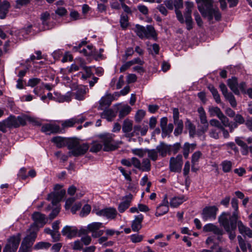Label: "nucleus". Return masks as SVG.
I'll list each match as a JSON object with an SVG mask.
<instances>
[{"instance_id": "nucleus-1", "label": "nucleus", "mask_w": 252, "mask_h": 252, "mask_svg": "<svg viewBox=\"0 0 252 252\" xmlns=\"http://www.w3.org/2000/svg\"><path fill=\"white\" fill-rule=\"evenodd\" d=\"M198 9L202 15L208 17L209 21L214 17L217 21L221 18V14L218 8H213V0H195Z\"/></svg>"}, {"instance_id": "nucleus-2", "label": "nucleus", "mask_w": 252, "mask_h": 252, "mask_svg": "<svg viewBox=\"0 0 252 252\" xmlns=\"http://www.w3.org/2000/svg\"><path fill=\"white\" fill-rule=\"evenodd\" d=\"M5 121L7 128L10 129L24 126L26 125L27 122L33 124L37 123L34 118L27 115H22L18 117L10 115L5 119Z\"/></svg>"}, {"instance_id": "nucleus-3", "label": "nucleus", "mask_w": 252, "mask_h": 252, "mask_svg": "<svg viewBox=\"0 0 252 252\" xmlns=\"http://www.w3.org/2000/svg\"><path fill=\"white\" fill-rule=\"evenodd\" d=\"M238 214L234 212L232 215L229 213H223L219 217V221L226 231L234 230L236 228Z\"/></svg>"}, {"instance_id": "nucleus-4", "label": "nucleus", "mask_w": 252, "mask_h": 252, "mask_svg": "<svg viewBox=\"0 0 252 252\" xmlns=\"http://www.w3.org/2000/svg\"><path fill=\"white\" fill-rule=\"evenodd\" d=\"M67 148L70 150L68 152L69 157H79L86 153L89 150V145L87 143H80L76 140L70 139Z\"/></svg>"}, {"instance_id": "nucleus-5", "label": "nucleus", "mask_w": 252, "mask_h": 252, "mask_svg": "<svg viewBox=\"0 0 252 252\" xmlns=\"http://www.w3.org/2000/svg\"><path fill=\"white\" fill-rule=\"evenodd\" d=\"M115 135L112 133H105L99 134L98 138L104 146L103 150L106 152L114 151L118 149L121 143L114 140Z\"/></svg>"}, {"instance_id": "nucleus-6", "label": "nucleus", "mask_w": 252, "mask_h": 252, "mask_svg": "<svg viewBox=\"0 0 252 252\" xmlns=\"http://www.w3.org/2000/svg\"><path fill=\"white\" fill-rule=\"evenodd\" d=\"M33 223L31 224L29 231H33L37 233L39 229L43 227L47 222L48 218L44 214L39 212H34L32 215Z\"/></svg>"}, {"instance_id": "nucleus-7", "label": "nucleus", "mask_w": 252, "mask_h": 252, "mask_svg": "<svg viewBox=\"0 0 252 252\" xmlns=\"http://www.w3.org/2000/svg\"><path fill=\"white\" fill-rule=\"evenodd\" d=\"M136 35L141 39L146 38H153L156 39L157 34L154 28L151 25H148L146 27L140 25H136L134 29Z\"/></svg>"}, {"instance_id": "nucleus-8", "label": "nucleus", "mask_w": 252, "mask_h": 252, "mask_svg": "<svg viewBox=\"0 0 252 252\" xmlns=\"http://www.w3.org/2000/svg\"><path fill=\"white\" fill-rule=\"evenodd\" d=\"M28 232L29 234L23 240L18 252H29L31 251V249L37 237V233L28 230Z\"/></svg>"}, {"instance_id": "nucleus-9", "label": "nucleus", "mask_w": 252, "mask_h": 252, "mask_svg": "<svg viewBox=\"0 0 252 252\" xmlns=\"http://www.w3.org/2000/svg\"><path fill=\"white\" fill-rule=\"evenodd\" d=\"M21 234L10 237L7 240V243L5 246L3 252H16L21 241Z\"/></svg>"}, {"instance_id": "nucleus-10", "label": "nucleus", "mask_w": 252, "mask_h": 252, "mask_svg": "<svg viewBox=\"0 0 252 252\" xmlns=\"http://www.w3.org/2000/svg\"><path fill=\"white\" fill-rule=\"evenodd\" d=\"M183 157L178 155L176 157H171L169 160V169L171 172H181L183 165Z\"/></svg>"}, {"instance_id": "nucleus-11", "label": "nucleus", "mask_w": 252, "mask_h": 252, "mask_svg": "<svg viewBox=\"0 0 252 252\" xmlns=\"http://www.w3.org/2000/svg\"><path fill=\"white\" fill-rule=\"evenodd\" d=\"M185 12L184 16L185 18V22L187 25V29L189 31L192 29V19L191 18L192 8L193 7V3L190 1H187L185 3Z\"/></svg>"}, {"instance_id": "nucleus-12", "label": "nucleus", "mask_w": 252, "mask_h": 252, "mask_svg": "<svg viewBox=\"0 0 252 252\" xmlns=\"http://www.w3.org/2000/svg\"><path fill=\"white\" fill-rule=\"evenodd\" d=\"M218 211V208L215 206L206 207L202 211V218L205 221L208 220H214L216 218Z\"/></svg>"}, {"instance_id": "nucleus-13", "label": "nucleus", "mask_w": 252, "mask_h": 252, "mask_svg": "<svg viewBox=\"0 0 252 252\" xmlns=\"http://www.w3.org/2000/svg\"><path fill=\"white\" fill-rule=\"evenodd\" d=\"M197 111L199 113L200 123L203 125L200 129L197 131V134L198 135H201L207 131L208 128L209 124L207 120L206 113L203 108L202 107H199Z\"/></svg>"}, {"instance_id": "nucleus-14", "label": "nucleus", "mask_w": 252, "mask_h": 252, "mask_svg": "<svg viewBox=\"0 0 252 252\" xmlns=\"http://www.w3.org/2000/svg\"><path fill=\"white\" fill-rule=\"evenodd\" d=\"M167 118L166 117H163L160 121V126L162 130V137H165L169 136L172 132L174 128V126L172 124H169L167 126Z\"/></svg>"}, {"instance_id": "nucleus-15", "label": "nucleus", "mask_w": 252, "mask_h": 252, "mask_svg": "<svg viewBox=\"0 0 252 252\" xmlns=\"http://www.w3.org/2000/svg\"><path fill=\"white\" fill-rule=\"evenodd\" d=\"M102 226V223L98 222H94L88 225L87 230L92 233L93 237H98L103 234V231L99 230Z\"/></svg>"}, {"instance_id": "nucleus-16", "label": "nucleus", "mask_w": 252, "mask_h": 252, "mask_svg": "<svg viewBox=\"0 0 252 252\" xmlns=\"http://www.w3.org/2000/svg\"><path fill=\"white\" fill-rule=\"evenodd\" d=\"M96 214L99 216H103L107 219H114L117 215V212L114 208H107L97 211Z\"/></svg>"}, {"instance_id": "nucleus-17", "label": "nucleus", "mask_w": 252, "mask_h": 252, "mask_svg": "<svg viewBox=\"0 0 252 252\" xmlns=\"http://www.w3.org/2000/svg\"><path fill=\"white\" fill-rule=\"evenodd\" d=\"M170 145L167 144L164 142H160L156 147L159 157H165L167 155H170Z\"/></svg>"}, {"instance_id": "nucleus-18", "label": "nucleus", "mask_w": 252, "mask_h": 252, "mask_svg": "<svg viewBox=\"0 0 252 252\" xmlns=\"http://www.w3.org/2000/svg\"><path fill=\"white\" fill-rule=\"evenodd\" d=\"M65 194V190L62 189L60 191L49 194L48 199L51 201L53 205H56L62 199Z\"/></svg>"}, {"instance_id": "nucleus-19", "label": "nucleus", "mask_w": 252, "mask_h": 252, "mask_svg": "<svg viewBox=\"0 0 252 252\" xmlns=\"http://www.w3.org/2000/svg\"><path fill=\"white\" fill-rule=\"evenodd\" d=\"M132 198L133 195L130 193L122 198L124 201L119 204L118 207V210L120 213L124 212L130 206Z\"/></svg>"}, {"instance_id": "nucleus-20", "label": "nucleus", "mask_w": 252, "mask_h": 252, "mask_svg": "<svg viewBox=\"0 0 252 252\" xmlns=\"http://www.w3.org/2000/svg\"><path fill=\"white\" fill-rule=\"evenodd\" d=\"M174 6L175 8V13L177 19L181 23H184L185 20L183 14L179 10L183 7V0H175Z\"/></svg>"}, {"instance_id": "nucleus-21", "label": "nucleus", "mask_w": 252, "mask_h": 252, "mask_svg": "<svg viewBox=\"0 0 252 252\" xmlns=\"http://www.w3.org/2000/svg\"><path fill=\"white\" fill-rule=\"evenodd\" d=\"M89 91L88 89L85 86H79L72 92L75 98L78 100H82L85 99V95Z\"/></svg>"}, {"instance_id": "nucleus-22", "label": "nucleus", "mask_w": 252, "mask_h": 252, "mask_svg": "<svg viewBox=\"0 0 252 252\" xmlns=\"http://www.w3.org/2000/svg\"><path fill=\"white\" fill-rule=\"evenodd\" d=\"M60 130L59 126L54 124H46L42 126L41 131L47 134L51 133H58Z\"/></svg>"}, {"instance_id": "nucleus-23", "label": "nucleus", "mask_w": 252, "mask_h": 252, "mask_svg": "<svg viewBox=\"0 0 252 252\" xmlns=\"http://www.w3.org/2000/svg\"><path fill=\"white\" fill-rule=\"evenodd\" d=\"M144 219L142 214L135 216L134 220L132 221L131 229L134 232H138L142 228V222Z\"/></svg>"}, {"instance_id": "nucleus-24", "label": "nucleus", "mask_w": 252, "mask_h": 252, "mask_svg": "<svg viewBox=\"0 0 252 252\" xmlns=\"http://www.w3.org/2000/svg\"><path fill=\"white\" fill-rule=\"evenodd\" d=\"M237 225L239 231L241 234L246 235L249 238H252V230L250 228L245 226L242 221H238Z\"/></svg>"}, {"instance_id": "nucleus-25", "label": "nucleus", "mask_w": 252, "mask_h": 252, "mask_svg": "<svg viewBox=\"0 0 252 252\" xmlns=\"http://www.w3.org/2000/svg\"><path fill=\"white\" fill-rule=\"evenodd\" d=\"M10 7V4L8 1L0 2V19H3L6 17Z\"/></svg>"}, {"instance_id": "nucleus-26", "label": "nucleus", "mask_w": 252, "mask_h": 252, "mask_svg": "<svg viewBox=\"0 0 252 252\" xmlns=\"http://www.w3.org/2000/svg\"><path fill=\"white\" fill-rule=\"evenodd\" d=\"M113 100V96L110 94H107L100 99L99 103V106L98 109L102 110L103 107H108L111 104Z\"/></svg>"}, {"instance_id": "nucleus-27", "label": "nucleus", "mask_w": 252, "mask_h": 252, "mask_svg": "<svg viewBox=\"0 0 252 252\" xmlns=\"http://www.w3.org/2000/svg\"><path fill=\"white\" fill-rule=\"evenodd\" d=\"M227 85L231 90L236 95L240 94L239 90L238 89V82L236 77H232L227 80Z\"/></svg>"}, {"instance_id": "nucleus-28", "label": "nucleus", "mask_w": 252, "mask_h": 252, "mask_svg": "<svg viewBox=\"0 0 252 252\" xmlns=\"http://www.w3.org/2000/svg\"><path fill=\"white\" fill-rule=\"evenodd\" d=\"M77 232L76 229L69 226H65L62 231V234L69 239L75 236Z\"/></svg>"}, {"instance_id": "nucleus-29", "label": "nucleus", "mask_w": 252, "mask_h": 252, "mask_svg": "<svg viewBox=\"0 0 252 252\" xmlns=\"http://www.w3.org/2000/svg\"><path fill=\"white\" fill-rule=\"evenodd\" d=\"M70 140H67L65 138H63L60 136H56L53 137L51 141L54 143L56 146L59 148L64 147L65 146H67V144L69 143Z\"/></svg>"}, {"instance_id": "nucleus-30", "label": "nucleus", "mask_w": 252, "mask_h": 252, "mask_svg": "<svg viewBox=\"0 0 252 252\" xmlns=\"http://www.w3.org/2000/svg\"><path fill=\"white\" fill-rule=\"evenodd\" d=\"M146 152L147 154V156L150 160L153 161H156L158 159V153L157 149H146Z\"/></svg>"}, {"instance_id": "nucleus-31", "label": "nucleus", "mask_w": 252, "mask_h": 252, "mask_svg": "<svg viewBox=\"0 0 252 252\" xmlns=\"http://www.w3.org/2000/svg\"><path fill=\"white\" fill-rule=\"evenodd\" d=\"M116 114L111 109L105 110L101 114V117L108 121H111L115 117Z\"/></svg>"}, {"instance_id": "nucleus-32", "label": "nucleus", "mask_w": 252, "mask_h": 252, "mask_svg": "<svg viewBox=\"0 0 252 252\" xmlns=\"http://www.w3.org/2000/svg\"><path fill=\"white\" fill-rule=\"evenodd\" d=\"M151 164L150 160L148 158H144L141 162L140 170L142 171L148 172L151 170Z\"/></svg>"}, {"instance_id": "nucleus-33", "label": "nucleus", "mask_w": 252, "mask_h": 252, "mask_svg": "<svg viewBox=\"0 0 252 252\" xmlns=\"http://www.w3.org/2000/svg\"><path fill=\"white\" fill-rule=\"evenodd\" d=\"M133 128L132 121L129 119H126L123 123L122 130L125 133L130 132Z\"/></svg>"}, {"instance_id": "nucleus-34", "label": "nucleus", "mask_w": 252, "mask_h": 252, "mask_svg": "<svg viewBox=\"0 0 252 252\" xmlns=\"http://www.w3.org/2000/svg\"><path fill=\"white\" fill-rule=\"evenodd\" d=\"M51 246V244L47 242L41 241L37 243L33 247L35 250H48Z\"/></svg>"}, {"instance_id": "nucleus-35", "label": "nucleus", "mask_w": 252, "mask_h": 252, "mask_svg": "<svg viewBox=\"0 0 252 252\" xmlns=\"http://www.w3.org/2000/svg\"><path fill=\"white\" fill-rule=\"evenodd\" d=\"M185 200V199L184 196L174 197L171 199L170 205L171 207H177L181 204Z\"/></svg>"}, {"instance_id": "nucleus-36", "label": "nucleus", "mask_w": 252, "mask_h": 252, "mask_svg": "<svg viewBox=\"0 0 252 252\" xmlns=\"http://www.w3.org/2000/svg\"><path fill=\"white\" fill-rule=\"evenodd\" d=\"M169 211V206L158 205L157 207L155 215L157 217L161 216L166 214Z\"/></svg>"}, {"instance_id": "nucleus-37", "label": "nucleus", "mask_w": 252, "mask_h": 252, "mask_svg": "<svg viewBox=\"0 0 252 252\" xmlns=\"http://www.w3.org/2000/svg\"><path fill=\"white\" fill-rule=\"evenodd\" d=\"M186 126L189 130L190 137H193L196 134V128L195 126L192 124L189 120H187L186 122Z\"/></svg>"}, {"instance_id": "nucleus-38", "label": "nucleus", "mask_w": 252, "mask_h": 252, "mask_svg": "<svg viewBox=\"0 0 252 252\" xmlns=\"http://www.w3.org/2000/svg\"><path fill=\"white\" fill-rule=\"evenodd\" d=\"M80 66L84 69L85 72V73L83 72H79V74H82L81 78L82 80H86L87 78L91 77L92 75L91 68L89 67L84 66L83 64H81Z\"/></svg>"}, {"instance_id": "nucleus-39", "label": "nucleus", "mask_w": 252, "mask_h": 252, "mask_svg": "<svg viewBox=\"0 0 252 252\" xmlns=\"http://www.w3.org/2000/svg\"><path fill=\"white\" fill-rule=\"evenodd\" d=\"M176 127L174 130V134L177 136L181 134L183 129V122L182 120L174 122Z\"/></svg>"}, {"instance_id": "nucleus-40", "label": "nucleus", "mask_w": 252, "mask_h": 252, "mask_svg": "<svg viewBox=\"0 0 252 252\" xmlns=\"http://www.w3.org/2000/svg\"><path fill=\"white\" fill-rule=\"evenodd\" d=\"M209 112L211 117L217 116L218 117L222 113L220 108L217 106H211L209 108Z\"/></svg>"}, {"instance_id": "nucleus-41", "label": "nucleus", "mask_w": 252, "mask_h": 252, "mask_svg": "<svg viewBox=\"0 0 252 252\" xmlns=\"http://www.w3.org/2000/svg\"><path fill=\"white\" fill-rule=\"evenodd\" d=\"M76 123L74 118H72L64 121H62L61 122V125L63 128L72 127Z\"/></svg>"}, {"instance_id": "nucleus-42", "label": "nucleus", "mask_w": 252, "mask_h": 252, "mask_svg": "<svg viewBox=\"0 0 252 252\" xmlns=\"http://www.w3.org/2000/svg\"><path fill=\"white\" fill-rule=\"evenodd\" d=\"M121 27L123 30H126L128 25V18L127 15L122 14L120 20Z\"/></svg>"}, {"instance_id": "nucleus-43", "label": "nucleus", "mask_w": 252, "mask_h": 252, "mask_svg": "<svg viewBox=\"0 0 252 252\" xmlns=\"http://www.w3.org/2000/svg\"><path fill=\"white\" fill-rule=\"evenodd\" d=\"M208 89L211 92L214 99H215L217 103H219L220 102V96L218 93V91L212 85H210L208 87Z\"/></svg>"}, {"instance_id": "nucleus-44", "label": "nucleus", "mask_w": 252, "mask_h": 252, "mask_svg": "<svg viewBox=\"0 0 252 252\" xmlns=\"http://www.w3.org/2000/svg\"><path fill=\"white\" fill-rule=\"evenodd\" d=\"M221 165L222 166V171L224 172L227 173L231 170L232 163L231 161L226 160L221 162Z\"/></svg>"}, {"instance_id": "nucleus-45", "label": "nucleus", "mask_w": 252, "mask_h": 252, "mask_svg": "<svg viewBox=\"0 0 252 252\" xmlns=\"http://www.w3.org/2000/svg\"><path fill=\"white\" fill-rule=\"evenodd\" d=\"M131 110V108L128 105L124 106L119 112V117L122 119L128 115Z\"/></svg>"}, {"instance_id": "nucleus-46", "label": "nucleus", "mask_w": 252, "mask_h": 252, "mask_svg": "<svg viewBox=\"0 0 252 252\" xmlns=\"http://www.w3.org/2000/svg\"><path fill=\"white\" fill-rule=\"evenodd\" d=\"M80 52L85 56H92L93 54V46L87 45L85 48L80 50Z\"/></svg>"}, {"instance_id": "nucleus-47", "label": "nucleus", "mask_w": 252, "mask_h": 252, "mask_svg": "<svg viewBox=\"0 0 252 252\" xmlns=\"http://www.w3.org/2000/svg\"><path fill=\"white\" fill-rule=\"evenodd\" d=\"M238 243L239 247L241 250L243 252H247V243L243 239L241 236L239 235L237 237Z\"/></svg>"}, {"instance_id": "nucleus-48", "label": "nucleus", "mask_w": 252, "mask_h": 252, "mask_svg": "<svg viewBox=\"0 0 252 252\" xmlns=\"http://www.w3.org/2000/svg\"><path fill=\"white\" fill-rule=\"evenodd\" d=\"M225 98L229 102L232 107H235L237 106V102L234 96L232 93H229L228 94L224 96Z\"/></svg>"}, {"instance_id": "nucleus-49", "label": "nucleus", "mask_w": 252, "mask_h": 252, "mask_svg": "<svg viewBox=\"0 0 252 252\" xmlns=\"http://www.w3.org/2000/svg\"><path fill=\"white\" fill-rule=\"evenodd\" d=\"M201 156L202 153L200 151H196L194 153L191 157V163L192 164H196Z\"/></svg>"}, {"instance_id": "nucleus-50", "label": "nucleus", "mask_w": 252, "mask_h": 252, "mask_svg": "<svg viewBox=\"0 0 252 252\" xmlns=\"http://www.w3.org/2000/svg\"><path fill=\"white\" fill-rule=\"evenodd\" d=\"M46 24H43V27L42 28V30H48L52 29L55 27V23L53 21H51L50 19L46 21Z\"/></svg>"}, {"instance_id": "nucleus-51", "label": "nucleus", "mask_w": 252, "mask_h": 252, "mask_svg": "<svg viewBox=\"0 0 252 252\" xmlns=\"http://www.w3.org/2000/svg\"><path fill=\"white\" fill-rule=\"evenodd\" d=\"M102 148V145L98 142H94L90 148V152L93 153H97Z\"/></svg>"}, {"instance_id": "nucleus-52", "label": "nucleus", "mask_w": 252, "mask_h": 252, "mask_svg": "<svg viewBox=\"0 0 252 252\" xmlns=\"http://www.w3.org/2000/svg\"><path fill=\"white\" fill-rule=\"evenodd\" d=\"M132 152L135 155H136L140 158L143 157L146 154V149H134L132 150Z\"/></svg>"}, {"instance_id": "nucleus-53", "label": "nucleus", "mask_w": 252, "mask_h": 252, "mask_svg": "<svg viewBox=\"0 0 252 252\" xmlns=\"http://www.w3.org/2000/svg\"><path fill=\"white\" fill-rule=\"evenodd\" d=\"M146 112L143 110H139L135 116V121L137 122H140L145 115Z\"/></svg>"}, {"instance_id": "nucleus-54", "label": "nucleus", "mask_w": 252, "mask_h": 252, "mask_svg": "<svg viewBox=\"0 0 252 252\" xmlns=\"http://www.w3.org/2000/svg\"><path fill=\"white\" fill-rule=\"evenodd\" d=\"M190 149V144L188 142L185 143V144L184 145V146L183 148V155L185 158H188L189 153Z\"/></svg>"}, {"instance_id": "nucleus-55", "label": "nucleus", "mask_w": 252, "mask_h": 252, "mask_svg": "<svg viewBox=\"0 0 252 252\" xmlns=\"http://www.w3.org/2000/svg\"><path fill=\"white\" fill-rule=\"evenodd\" d=\"M41 81V79L37 78H32L29 80L28 86L31 87H34L36 85L39 84Z\"/></svg>"}, {"instance_id": "nucleus-56", "label": "nucleus", "mask_w": 252, "mask_h": 252, "mask_svg": "<svg viewBox=\"0 0 252 252\" xmlns=\"http://www.w3.org/2000/svg\"><path fill=\"white\" fill-rule=\"evenodd\" d=\"M91 210V206L88 204H86L84 206L80 212V216L81 217H84L88 215L90 213Z\"/></svg>"}, {"instance_id": "nucleus-57", "label": "nucleus", "mask_w": 252, "mask_h": 252, "mask_svg": "<svg viewBox=\"0 0 252 252\" xmlns=\"http://www.w3.org/2000/svg\"><path fill=\"white\" fill-rule=\"evenodd\" d=\"M31 0H17L16 1V5L15 7L16 8H20L22 6H25L28 4Z\"/></svg>"}, {"instance_id": "nucleus-58", "label": "nucleus", "mask_w": 252, "mask_h": 252, "mask_svg": "<svg viewBox=\"0 0 252 252\" xmlns=\"http://www.w3.org/2000/svg\"><path fill=\"white\" fill-rule=\"evenodd\" d=\"M118 169L122 173V174L125 177V179L126 180L130 181V182L131 181V178L130 177V174H131L130 171H129L128 173H126V172L125 169L122 167H119L118 168Z\"/></svg>"}, {"instance_id": "nucleus-59", "label": "nucleus", "mask_w": 252, "mask_h": 252, "mask_svg": "<svg viewBox=\"0 0 252 252\" xmlns=\"http://www.w3.org/2000/svg\"><path fill=\"white\" fill-rule=\"evenodd\" d=\"M71 246L74 250H81L83 247V245L82 242L80 240L75 241L72 244H71Z\"/></svg>"}, {"instance_id": "nucleus-60", "label": "nucleus", "mask_w": 252, "mask_h": 252, "mask_svg": "<svg viewBox=\"0 0 252 252\" xmlns=\"http://www.w3.org/2000/svg\"><path fill=\"white\" fill-rule=\"evenodd\" d=\"M181 148L180 143H176L173 145H170V154L172 152L174 154H176Z\"/></svg>"}, {"instance_id": "nucleus-61", "label": "nucleus", "mask_w": 252, "mask_h": 252, "mask_svg": "<svg viewBox=\"0 0 252 252\" xmlns=\"http://www.w3.org/2000/svg\"><path fill=\"white\" fill-rule=\"evenodd\" d=\"M138 10L144 15H147L149 13V10L148 7L143 4H139L137 6Z\"/></svg>"}, {"instance_id": "nucleus-62", "label": "nucleus", "mask_w": 252, "mask_h": 252, "mask_svg": "<svg viewBox=\"0 0 252 252\" xmlns=\"http://www.w3.org/2000/svg\"><path fill=\"white\" fill-rule=\"evenodd\" d=\"M131 241L133 243H138L142 241L143 236L138 234H132L130 236Z\"/></svg>"}, {"instance_id": "nucleus-63", "label": "nucleus", "mask_w": 252, "mask_h": 252, "mask_svg": "<svg viewBox=\"0 0 252 252\" xmlns=\"http://www.w3.org/2000/svg\"><path fill=\"white\" fill-rule=\"evenodd\" d=\"M60 208L59 207H57L54 209L52 212L49 215V218L51 220H53L59 213Z\"/></svg>"}, {"instance_id": "nucleus-64", "label": "nucleus", "mask_w": 252, "mask_h": 252, "mask_svg": "<svg viewBox=\"0 0 252 252\" xmlns=\"http://www.w3.org/2000/svg\"><path fill=\"white\" fill-rule=\"evenodd\" d=\"M218 118L221 121L224 126H227L229 123V120L223 113L220 114Z\"/></svg>"}]
</instances>
